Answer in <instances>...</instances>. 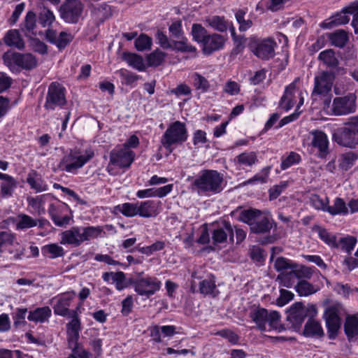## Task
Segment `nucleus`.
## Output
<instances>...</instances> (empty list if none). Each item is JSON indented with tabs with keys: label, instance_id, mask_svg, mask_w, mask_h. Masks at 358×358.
<instances>
[{
	"label": "nucleus",
	"instance_id": "f257e3e1",
	"mask_svg": "<svg viewBox=\"0 0 358 358\" xmlns=\"http://www.w3.org/2000/svg\"><path fill=\"white\" fill-rule=\"evenodd\" d=\"M192 187L201 195L218 194L224 188L223 175L215 170H202L194 179Z\"/></svg>",
	"mask_w": 358,
	"mask_h": 358
},
{
	"label": "nucleus",
	"instance_id": "f03ea898",
	"mask_svg": "<svg viewBox=\"0 0 358 358\" xmlns=\"http://www.w3.org/2000/svg\"><path fill=\"white\" fill-rule=\"evenodd\" d=\"M104 233L100 226L72 227L59 234L60 244L78 247L84 242L96 238Z\"/></svg>",
	"mask_w": 358,
	"mask_h": 358
},
{
	"label": "nucleus",
	"instance_id": "7ed1b4c3",
	"mask_svg": "<svg viewBox=\"0 0 358 358\" xmlns=\"http://www.w3.org/2000/svg\"><path fill=\"white\" fill-rule=\"evenodd\" d=\"M94 156L92 149L82 152L79 150H70L61 159L58 168L62 171L76 174L78 170L90 161Z\"/></svg>",
	"mask_w": 358,
	"mask_h": 358
},
{
	"label": "nucleus",
	"instance_id": "20e7f679",
	"mask_svg": "<svg viewBox=\"0 0 358 358\" xmlns=\"http://www.w3.org/2000/svg\"><path fill=\"white\" fill-rule=\"evenodd\" d=\"M239 220L248 224L251 231L255 234L269 232L273 227L272 220L257 209L243 210L240 213Z\"/></svg>",
	"mask_w": 358,
	"mask_h": 358
},
{
	"label": "nucleus",
	"instance_id": "39448f33",
	"mask_svg": "<svg viewBox=\"0 0 358 358\" xmlns=\"http://www.w3.org/2000/svg\"><path fill=\"white\" fill-rule=\"evenodd\" d=\"M250 317L257 327L262 331L272 329L280 331L282 329L280 322V315L277 311L268 313L263 308H256L250 312Z\"/></svg>",
	"mask_w": 358,
	"mask_h": 358
},
{
	"label": "nucleus",
	"instance_id": "423d86ee",
	"mask_svg": "<svg viewBox=\"0 0 358 358\" xmlns=\"http://www.w3.org/2000/svg\"><path fill=\"white\" fill-rule=\"evenodd\" d=\"M299 82V78H296L286 87L284 94L280 99V107L286 111L290 110L296 103H297L296 111H298L303 104L304 95H307V92L300 90L298 86Z\"/></svg>",
	"mask_w": 358,
	"mask_h": 358
},
{
	"label": "nucleus",
	"instance_id": "0eeeda50",
	"mask_svg": "<svg viewBox=\"0 0 358 358\" xmlns=\"http://www.w3.org/2000/svg\"><path fill=\"white\" fill-rule=\"evenodd\" d=\"M188 135L185 124L176 121L170 124L162 136V143L166 148L173 145L182 144L187 139Z\"/></svg>",
	"mask_w": 358,
	"mask_h": 358
},
{
	"label": "nucleus",
	"instance_id": "6e6552de",
	"mask_svg": "<svg viewBox=\"0 0 358 358\" xmlns=\"http://www.w3.org/2000/svg\"><path fill=\"white\" fill-rule=\"evenodd\" d=\"M66 104L65 88L57 82L52 83L48 89L44 108L48 111L62 108Z\"/></svg>",
	"mask_w": 358,
	"mask_h": 358
},
{
	"label": "nucleus",
	"instance_id": "1a4fd4ad",
	"mask_svg": "<svg viewBox=\"0 0 358 358\" xmlns=\"http://www.w3.org/2000/svg\"><path fill=\"white\" fill-rule=\"evenodd\" d=\"M2 58L6 65L10 66L14 64L25 70H31L38 65L36 57L31 53L7 52L3 55Z\"/></svg>",
	"mask_w": 358,
	"mask_h": 358
},
{
	"label": "nucleus",
	"instance_id": "9d476101",
	"mask_svg": "<svg viewBox=\"0 0 358 358\" xmlns=\"http://www.w3.org/2000/svg\"><path fill=\"white\" fill-rule=\"evenodd\" d=\"M134 152L127 147L113 150L110 153L108 171L111 173L113 167L128 168L134 159Z\"/></svg>",
	"mask_w": 358,
	"mask_h": 358
},
{
	"label": "nucleus",
	"instance_id": "9b49d317",
	"mask_svg": "<svg viewBox=\"0 0 358 358\" xmlns=\"http://www.w3.org/2000/svg\"><path fill=\"white\" fill-rule=\"evenodd\" d=\"M161 281L156 277L139 278L132 282L134 291L140 296L149 298L160 289Z\"/></svg>",
	"mask_w": 358,
	"mask_h": 358
},
{
	"label": "nucleus",
	"instance_id": "f8f14e48",
	"mask_svg": "<svg viewBox=\"0 0 358 358\" xmlns=\"http://www.w3.org/2000/svg\"><path fill=\"white\" fill-rule=\"evenodd\" d=\"M357 96L353 93L346 96L336 97L331 105L332 113L335 115H345L356 111Z\"/></svg>",
	"mask_w": 358,
	"mask_h": 358
},
{
	"label": "nucleus",
	"instance_id": "ddd939ff",
	"mask_svg": "<svg viewBox=\"0 0 358 358\" xmlns=\"http://www.w3.org/2000/svg\"><path fill=\"white\" fill-rule=\"evenodd\" d=\"M342 310L340 303H334L329 306L324 311V319L326 322L328 334L330 338H334L338 333L341 327V318L339 315Z\"/></svg>",
	"mask_w": 358,
	"mask_h": 358
},
{
	"label": "nucleus",
	"instance_id": "4468645a",
	"mask_svg": "<svg viewBox=\"0 0 358 358\" xmlns=\"http://www.w3.org/2000/svg\"><path fill=\"white\" fill-rule=\"evenodd\" d=\"M335 74L331 71H324L320 72L315 78V85L312 92V97L317 95L327 96L331 90Z\"/></svg>",
	"mask_w": 358,
	"mask_h": 358
},
{
	"label": "nucleus",
	"instance_id": "2eb2a0df",
	"mask_svg": "<svg viewBox=\"0 0 358 358\" xmlns=\"http://www.w3.org/2000/svg\"><path fill=\"white\" fill-rule=\"evenodd\" d=\"M76 294L74 292L63 293L52 299L54 313L63 317L75 315L76 310H70L69 307L75 298Z\"/></svg>",
	"mask_w": 358,
	"mask_h": 358
},
{
	"label": "nucleus",
	"instance_id": "dca6fc26",
	"mask_svg": "<svg viewBox=\"0 0 358 358\" xmlns=\"http://www.w3.org/2000/svg\"><path fill=\"white\" fill-rule=\"evenodd\" d=\"M83 6L79 0H66L61 7V17L65 22L76 23L81 16Z\"/></svg>",
	"mask_w": 358,
	"mask_h": 358
},
{
	"label": "nucleus",
	"instance_id": "f3484780",
	"mask_svg": "<svg viewBox=\"0 0 358 358\" xmlns=\"http://www.w3.org/2000/svg\"><path fill=\"white\" fill-rule=\"evenodd\" d=\"M333 140L340 145L355 148L358 145V136L345 126L337 129L333 134Z\"/></svg>",
	"mask_w": 358,
	"mask_h": 358
},
{
	"label": "nucleus",
	"instance_id": "a211bd4d",
	"mask_svg": "<svg viewBox=\"0 0 358 358\" xmlns=\"http://www.w3.org/2000/svg\"><path fill=\"white\" fill-rule=\"evenodd\" d=\"M276 43L273 39L268 38L259 41L253 50V53L259 58L264 60L275 56Z\"/></svg>",
	"mask_w": 358,
	"mask_h": 358
},
{
	"label": "nucleus",
	"instance_id": "6ab92c4d",
	"mask_svg": "<svg viewBox=\"0 0 358 358\" xmlns=\"http://www.w3.org/2000/svg\"><path fill=\"white\" fill-rule=\"evenodd\" d=\"M226 38L218 34H208L201 45L203 52L205 55H210L213 52L222 49L224 46Z\"/></svg>",
	"mask_w": 358,
	"mask_h": 358
},
{
	"label": "nucleus",
	"instance_id": "aec40b11",
	"mask_svg": "<svg viewBox=\"0 0 358 358\" xmlns=\"http://www.w3.org/2000/svg\"><path fill=\"white\" fill-rule=\"evenodd\" d=\"M310 136L311 137L310 145L318 150L320 157H325L328 153L329 147V141L326 134L320 130H314L310 132Z\"/></svg>",
	"mask_w": 358,
	"mask_h": 358
},
{
	"label": "nucleus",
	"instance_id": "412c9836",
	"mask_svg": "<svg viewBox=\"0 0 358 358\" xmlns=\"http://www.w3.org/2000/svg\"><path fill=\"white\" fill-rule=\"evenodd\" d=\"M68 317L71 318V320L66 324L68 343L70 348H75L78 345V340L80 337V320L78 317L77 312L75 315Z\"/></svg>",
	"mask_w": 358,
	"mask_h": 358
},
{
	"label": "nucleus",
	"instance_id": "4be33fe9",
	"mask_svg": "<svg viewBox=\"0 0 358 358\" xmlns=\"http://www.w3.org/2000/svg\"><path fill=\"white\" fill-rule=\"evenodd\" d=\"M304 313L303 305L300 302L294 303L289 309L287 320L295 329H299L303 322Z\"/></svg>",
	"mask_w": 358,
	"mask_h": 358
},
{
	"label": "nucleus",
	"instance_id": "5701e85b",
	"mask_svg": "<svg viewBox=\"0 0 358 358\" xmlns=\"http://www.w3.org/2000/svg\"><path fill=\"white\" fill-rule=\"evenodd\" d=\"M45 38L62 50L73 40V36L66 31H62L58 34L55 30L49 29L45 31Z\"/></svg>",
	"mask_w": 358,
	"mask_h": 358
},
{
	"label": "nucleus",
	"instance_id": "b1692460",
	"mask_svg": "<svg viewBox=\"0 0 358 358\" xmlns=\"http://www.w3.org/2000/svg\"><path fill=\"white\" fill-rule=\"evenodd\" d=\"M228 236L230 240H233L234 230L231 224L228 222H223L212 232V239L214 244L226 242Z\"/></svg>",
	"mask_w": 358,
	"mask_h": 358
},
{
	"label": "nucleus",
	"instance_id": "393cba45",
	"mask_svg": "<svg viewBox=\"0 0 358 358\" xmlns=\"http://www.w3.org/2000/svg\"><path fill=\"white\" fill-rule=\"evenodd\" d=\"M26 181L31 189L36 192H45L48 189V185L46 182L43 179L41 176L35 171H32L28 173Z\"/></svg>",
	"mask_w": 358,
	"mask_h": 358
},
{
	"label": "nucleus",
	"instance_id": "a878e982",
	"mask_svg": "<svg viewBox=\"0 0 358 358\" xmlns=\"http://www.w3.org/2000/svg\"><path fill=\"white\" fill-rule=\"evenodd\" d=\"M102 278L105 282H109L111 280L115 283L117 290H122L128 286L125 274L122 271L106 272L103 273Z\"/></svg>",
	"mask_w": 358,
	"mask_h": 358
},
{
	"label": "nucleus",
	"instance_id": "bb28decb",
	"mask_svg": "<svg viewBox=\"0 0 358 358\" xmlns=\"http://www.w3.org/2000/svg\"><path fill=\"white\" fill-rule=\"evenodd\" d=\"M158 205L154 201H145L137 203L138 214L142 217H155L159 213L157 211Z\"/></svg>",
	"mask_w": 358,
	"mask_h": 358
},
{
	"label": "nucleus",
	"instance_id": "cd10ccee",
	"mask_svg": "<svg viewBox=\"0 0 358 358\" xmlns=\"http://www.w3.org/2000/svg\"><path fill=\"white\" fill-rule=\"evenodd\" d=\"M5 44L9 47H13L18 50H23L25 47L24 41L17 29H10L3 38Z\"/></svg>",
	"mask_w": 358,
	"mask_h": 358
},
{
	"label": "nucleus",
	"instance_id": "c85d7f7f",
	"mask_svg": "<svg viewBox=\"0 0 358 358\" xmlns=\"http://www.w3.org/2000/svg\"><path fill=\"white\" fill-rule=\"evenodd\" d=\"M344 331L348 339L351 341L358 336V317L349 315L345 317Z\"/></svg>",
	"mask_w": 358,
	"mask_h": 358
},
{
	"label": "nucleus",
	"instance_id": "c756f323",
	"mask_svg": "<svg viewBox=\"0 0 358 358\" xmlns=\"http://www.w3.org/2000/svg\"><path fill=\"white\" fill-rule=\"evenodd\" d=\"M51 315V309L48 306H44L29 311L27 319L36 323H43L49 320Z\"/></svg>",
	"mask_w": 358,
	"mask_h": 358
},
{
	"label": "nucleus",
	"instance_id": "7c9ffc66",
	"mask_svg": "<svg viewBox=\"0 0 358 358\" xmlns=\"http://www.w3.org/2000/svg\"><path fill=\"white\" fill-rule=\"evenodd\" d=\"M205 22L213 29L223 32L227 31L229 23L224 17L218 15H210L205 18Z\"/></svg>",
	"mask_w": 358,
	"mask_h": 358
},
{
	"label": "nucleus",
	"instance_id": "2f4dec72",
	"mask_svg": "<svg viewBox=\"0 0 358 358\" xmlns=\"http://www.w3.org/2000/svg\"><path fill=\"white\" fill-rule=\"evenodd\" d=\"M303 334L306 336H322L324 335V331L317 320L309 318L305 324Z\"/></svg>",
	"mask_w": 358,
	"mask_h": 358
},
{
	"label": "nucleus",
	"instance_id": "473e14b6",
	"mask_svg": "<svg viewBox=\"0 0 358 358\" xmlns=\"http://www.w3.org/2000/svg\"><path fill=\"white\" fill-rule=\"evenodd\" d=\"M122 57L123 59L134 69L139 71H143L145 69V65L141 56L135 53L125 52L123 54Z\"/></svg>",
	"mask_w": 358,
	"mask_h": 358
},
{
	"label": "nucleus",
	"instance_id": "72a5a7b5",
	"mask_svg": "<svg viewBox=\"0 0 358 358\" xmlns=\"http://www.w3.org/2000/svg\"><path fill=\"white\" fill-rule=\"evenodd\" d=\"M170 49L182 52H196V48L188 42V39L185 36L173 40Z\"/></svg>",
	"mask_w": 358,
	"mask_h": 358
},
{
	"label": "nucleus",
	"instance_id": "f704fd0d",
	"mask_svg": "<svg viewBox=\"0 0 358 358\" xmlns=\"http://www.w3.org/2000/svg\"><path fill=\"white\" fill-rule=\"evenodd\" d=\"M42 252L50 259L62 257L65 255L64 248L57 243H50L42 248Z\"/></svg>",
	"mask_w": 358,
	"mask_h": 358
},
{
	"label": "nucleus",
	"instance_id": "c9c22d12",
	"mask_svg": "<svg viewBox=\"0 0 358 358\" xmlns=\"http://www.w3.org/2000/svg\"><path fill=\"white\" fill-rule=\"evenodd\" d=\"M357 243V238L352 236H346L337 238L336 249H340L347 253H350Z\"/></svg>",
	"mask_w": 358,
	"mask_h": 358
},
{
	"label": "nucleus",
	"instance_id": "e433bc0d",
	"mask_svg": "<svg viewBox=\"0 0 358 358\" xmlns=\"http://www.w3.org/2000/svg\"><path fill=\"white\" fill-rule=\"evenodd\" d=\"M235 162L239 166L250 167L257 162V152H243L235 158Z\"/></svg>",
	"mask_w": 358,
	"mask_h": 358
},
{
	"label": "nucleus",
	"instance_id": "4c0bfd02",
	"mask_svg": "<svg viewBox=\"0 0 358 358\" xmlns=\"http://www.w3.org/2000/svg\"><path fill=\"white\" fill-rule=\"evenodd\" d=\"M318 59L328 67H336L338 64V59L332 49L321 52L318 55Z\"/></svg>",
	"mask_w": 358,
	"mask_h": 358
},
{
	"label": "nucleus",
	"instance_id": "58836bf2",
	"mask_svg": "<svg viewBox=\"0 0 358 358\" xmlns=\"http://www.w3.org/2000/svg\"><path fill=\"white\" fill-rule=\"evenodd\" d=\"M348 13L345 11V8H343L341 13H336L332 16L329 22L324 23V27L331 29L334 26L348 23L350 21V17L348 15Z\"/></svg>",
	"mask_w": 358,
	"mask_h": 358
},
{
	"label": "nucleus",
	"instance_id": "ea45409f",
	"mask_svg": "<svg viewBox=\"0 0 358 358\" xmlns=\"http://www.w3.org/2000/svg\"><path fill=\"white\" fill-rule=\"evenodd\" d=\"M315 231L317 233L320 238L330 248H334V246H336L337 237L335 234L320 227H316Z\"/></svg>",
	"mask_w": 358,
	"mask_h": 358
},
{
	"label": "nucleus",
	"instance_id": "a19ab883",
	"mask_svg": "<svg viewBox=\"0 0 358 358\" xmlns=\"http://www.w3.org/2000/svg\"><path fill=\"white\" fill-rule=\"evenodd\" d=\"M329 38L333 45L343 48L348 41V34L347 31L340 29L330 34Z\"/></svg>",
	"mask_w": 358,
	"mask_h": 358
},
{
	"label": "nucleus",
	"instance_id": "79ce46f5",
	"mask_svg": "<svg viewBox=\"0 0 358 358\" xmlns=\"http://www.w3.org/2000/svg\"><path fill=\"white\" fill-rule=\"evenodd\" d=\"M199 291L201 294L204 295L216 296L217 290L214 279L210 278L205 279L199 282Z\"/></svg>",
	"mask_w": 358,
	"mask_h": 358
},
{
	"label": "nucleus",
	"instance_id": "37998d69",
	"mask_svg": "<svg viewBox=\"0 0 358 358\" xmlns=\"http://www.w3.org/2000/svg\"><path fill=\"white\" fill-rule=\"evenodd\" d=\"M357 159V155L353 152H348L343 154L338 159L339 167L345 171L350 169Z\"/></svg>",
	"mask_w": 358,
	"mask_h": 358
},
{
	"label": "nucleus",
	"instance_id": "c03bdc74",
	"mask_svg": "<svg viewBox=\"0 0 358 358\" xmlns=\"http://www.w3.org/2000/svg\"><path fill=\"white\" fill-rule=\"evenodd\" d=\"M115 210L121 213L123 215L132 217L138 214L137 203H124L117 205L114 208Z\"/></svg>",
	"mask_w": 358,
	"mask_h": 358
},
{
	"label": "nucleus",
	"instance_id": "a18cd8bd",
	"mask_svg": "<svg viewBox=\"0 0 358 358\" xmlns=\"http://www.w3.org/2000/svg\"><path fill=\"white\" fill-rule=\"evenodd\" d=\"M48 194H42L36 197H28L27 203L29 206H31L38 214L45 212L44 203H45L46 198Z\"/></svg>",
	"mask_w": 358,
	"mask_h": 358
},
{
	"label": "nucleus",
	"instance_id": "49530a36",
	"mask_svg": "<svg viewBox=\"0 0 358 358\" xmlns=\"http://www.w3.org/2000/svg\"><path fill=\"white\" fill-rule=\"evenodd\" d=\"M296 292L301 296H307L313 294L317 291L311 283L306 280L299 281L295 287Z\"/></svg>",
	"mask_w": 358,
	"mask_h": 358
},
{
	"label": "nucleus",
	"instance_id": "de8ad7c7",
	"mask_svg": "<svg viewBox=\"0 0 358 358\" xmlns=\"http://www.w3.org/2000/svg\"><path fill=\"white\" fill-rule=\"evenodd\" d=\"M191 34L193 39L201 45L203 43L208 33L207 30L200 24H193L192 27Z\"/></svg>",
	"mask_w": 358,
	"mask_h": 358
},
{
	"label": "nucleus",
	"instance_id": "09e8293b",
	"mask_svg": "<svg viewBox=\"0 0 358 358\" xmlns=\"http://www.w3.org/2000/svg\"><path fill=\"white\" fill-rule=\"evenodd\" d=\"M327 212L332 215L339 214L345 215L348 213V209L345 201L342 199L336 198L333 206H328Z\"/></svg>",
	"mask_w": 358,
	"mask_h": 358
},
{
	"label": "nucleus",
	"instance_id": "8fccbe9b",
	"mask_svg": "<svg viewBox=\"0 0 358 358\" xmlns=\"http://www.w3.org/2000/svg\"><path fill=\"white\" fill-rule=\"evenodd\" d=\"M16 187V181L10 176L1 183V194L3 197L10 196Z\"/></svg>",
	"mask_w": 358,
	"mask_h": 358
},
{
	"label": "nucleus",
	"instance_id": "3c124183",
	"mask_svg": "<svg viewBox=\"0 0 358 358\" xmlns=\"http://www.w3.org/2000/svg\"><path fill=\"white\" fill-rule=\"evenodd\" d=\"M275 269L280 272V273H286L289 272V270H293L294 268V264L284 257H278L274 262Z\"/></svg>",
	"mask_w": 358,
	"mask_h": 358
},
{
	"label": "nucleus",
	"instance_id": "603ef678",
	"mask_svg": "<svg viewBox=\"0 0 358 358\" xmlns=\"http://www.w3.org/2000/svg\"><path fill=\"white\" fill-rule=\"evenodd\" d=\"M18 221L16 224L17 229H25L34 227L37 225V220L26 214H20L17 216Z\"/></svg>",
	"mask_w": 358,
	"mask_h": 358
},
{
	"label": "nucleus",
	"instance_id": "864d4df0",
	"mask_svg": "<svg viewBox=\"0 0 358 358\" xmlns=\"http://www.w3.org/2000/svg\"><path fill=\"white\" fill-rule=\"evenodd\" d=\"M345 11L352 15L351 24L355 33L358 34V1H353L345 7Z\"/></svg>",
	"mask_w": 358,
	"mask_h": 358
},
{
	"label": "nucleus",
	"instance_id": "5fc2aeb1",
	"mask_svg": "<svg viewBox=\"0 0 358 358\" xmlns=\"http://www.w3.org/2000/svg\"><path fill=\"white\" fill-rule=\"evenodd\" d=\"M194 86L196 90H201L203 92H207L210 87L209 82L206 78L198 73H194L192 75Z\"/></svg>",
	"mask_w": 358,
	"mask_h": 358
},
{
	"label": "nucleus",
	"instance_id": "6e6d98bb",
	"mask_svg": "<svg viewBox=\"0 0 358 358\" xmlns=\"http://www.w3.org/2000/svg\"><path fill=\"white\" fill-rule=\"evenodd\" d=\"M300 161V155L294 152H291L288 155L282 157L281 169L285 170L294 164H299Z\"/></svg>",
	"mask_w": 358,
	"mask_h": 358
},
{
	"label": "nucleus",
	"instance_id": "4d7b16f0",
	"mask_svg": "<svg viewBox=\"0 0 358 358\" xmlns=\"http://www.w3.org/2000/svg\"><path fill=\"white\" fill-rule=\"evenodd\" d=\"M314 272V269L311 267L306 266H300L299 267L294 264V268L292 270V273L294 274L296 278H307L310 279Z\"/></svg>",
	"mask_w": 358,
	"mask_h": 358
},
{
	"label": "nucleus",
	"instance_id": "13d9d810",
	"mask_svg": "<svg viewBox=\"0 0 358 358\" xmlns=\"http://www.w3.org/2000/svg\"><path fill=\"white\" fill-rule=\"evenodd\" d=\"M166 54L160 50H155L150 53L148 57V63L150 66H158L164 62Z\"/></svg>",
	"mask_w": 358,
	"mask_h": 358
},
{
	"label": "nucleus",
	"instance_id": "bf43d9fd",
	"mask_svg": "<svg viewBox=\"0 0 358 358\" xmlns=\"http://www.w3.org/2000/svg\"><path fill=\"white\" fill-rule=\"evenodd\" d=\"M135 47L138 51L151 48L152 38L145 34H141L135 41Z\"/></svg>",
	"mask_w": 358,
	"mask_h": 358
},
{
	"label": "nucleus",
	"instance_id": "052dcab7",
	"mask_svg": "<svg viewBox=\"0 0 358 358\" xmlns=\"http://www.w3.org/2000/svg\"><path fill=\"white\" fill-rule=\"evenodd\" d=\"M329 199L327 197L321 198L314 194L310 197V203L317 210H322L327 212Z\"/></svg>",
	"mask_w": 358,
	"mask_h": 358
},
{
	"label": "nucleus",
	"instance_id": "680f3d73",
	"mask_svg": "<svg viewBox=\"0 0 358 358\" xmlns=\"http://www.w3.org/2000/svg\"><path fill=\"white\" fill-rule=\"evenodd\" d=\"M55 20L53 13L49 9L44 8L39 15V21L43 27L50 26Z\"/></svg>",
	"mask_w": 358,
	"mask_h": 358
},
{
	"label": "nucleus",
	"instance_id": "e2e57ef3",
	"mask_svg": "<svg viewBox=\"0 0 358 358\" xmlns=\"http://www.w3.org/2000/svg\"><path fill=\"white\" fill-rule=\"evenodd\" d=\"M245 13L242 10H238L235 15L236 19L240 25L239 30L241 31H245L252 25V22L251 20H245Z\"/></svg>",
	"mask_w": 358,
	"mask_h": 358
},
{
	"label": "nucleus",
	"instance_id": "0e129e2a",
	"mask_svg": "<svg viewBox=\"0 0 358 358\" xmlns=\"http://www.w3.org/2000/svg\"><path fill=\"white\" fill-rule=\"evenodd\" d=\"M294 274L292 273V270L286 273H280L277 277V280L280 281L281 286L285 287H291L294 284Z\"/></svg>",
	"mask_w": 358,
	"mask_h": 358
},
{
	"label": "nucleus",
	"instance_id": "69168bd1",
	"mask_svg": "<svg viewBox=\"0 0 358 358\" xmlns=\"http://www.w3.org/2000/svg\"><path fill=\"white\" fill-rule=\"evenodd\" d=\"M271 169V166L264 167L260 173L256 174L253 178L249 179L244 182V185L250 184L255 182L264 183L266 182L269 172Z\"/></svg>",
	"mask_w": 358,
	"mask_h": 358
},
{
	"label": "nucleus",
	"instance_id": "338daca9",
	"mask_svg": "<svg viewBox=\"0 0 358 358\" xmlns=\"http://www.w3.org/2000/svg\"><path fill=\"white\" fill-rule=\"evenodd\" d=\"M15 240V234L10 231H0V248L13 245Z\"/></svg>",
	"mask_w": 358,
	"mask_h": 358
},
{
	"label": "nucleus",
	"instance_id": "774afa93",
	"mask_svg": "<svg viewBox=\"0 0 358 358\" xmlns=\"http://www.w3.org/2000/svg\"><path fill=\"white\" fill-rule=\"evenodd\" d=\"M280 296L277 299L276 303L282 307L288 303L294 298V294L287 289H281L280 290Z\"/></svg>",
	"mask_w": 358,
	"mask_h": 358
}]
</instances>
